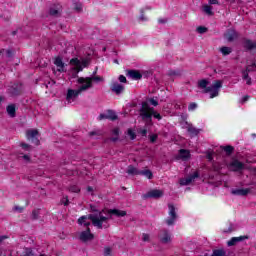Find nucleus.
Here are the masks:
<instances>
[{"mask_svg":"<svg viewBox=\"0 0 256 256\" xmlns=\"http://www.w3.org/2000/svg\"><path fill=\"white\" fill-rule=\"evenodd\" d=\"M93 81L95 83H101L103 81V77L101 76H90V77H80L78 78V83L81 85L78 90L69 89L67 92L66 99L70 101L71 99H76L79 97L80 93L83 91H87V89L93 88Z\"/></svg>","mask_w":256,"mask_h":256,"instance_id":"nucleus-1","label":"nucleus"},{"mask_svg":"<svg viewBox=\"0 0 256 256\" xmlns=\"http://www.w3.org/2000/svg\"><path fill=\"white\" fill-rule=\"evenodd\" d=\"M140 117H142V121H145L146 125H153V117L158 121L163 119V116L155 111V108L149 106V103L142 102V106L140 108Z\"/></svg>","mask_w":256,"mask_h":256,"instance_id":"nucleus-2","label":"nucleus"},{"mask_svg":"<svg viewBox=\"0 0 256 256\" xmlns=\"http://www.w3.org/2000/svg\"><path fill=\"white\" fill-rule=\"evenodd\" d=\"M209 81L207 79H202L198 81V89H204L203 93H210V99H214V97H219V89L223 87V80H216L212 84L209 85Z\"/></svg>","mask_w":256,"mask_h":256,"instance_id":"nucleus-3","label":"nucleus"},{"mask_svg":"<svg viewBox=\"0 0 256 256\" xmlns=\"http://www.w3.org/2000/svg\"><path fill=\"white\" fill-rule=\"evenodd\" d=\"M89 219L94 227L97 229H103V223L109 220V217L103 216V211L98 212V214H89L87 216H82L78 219L79 225H83V221Z\"/></svg>","mask_w":256,"mask_h":256,"instance_id":"nucleus-4","label":"nucleus"},{"mask_svg":"<svg viewBox=\"0 0 256 256\" xmlns=\"http://www.w3.org/2000/svg\"><path fill=\"white\" fill-rule=\"evenodd\" d=\"M168 219H166V224L171 226V225H175V221H177V211L175 209V205L173 204H168Z\"/></svg>","mask_w":256,"mask_h":256,"instance_id":"nucleus-5","label":"nucleus"},{"mask_svg":"<svg viewBox=\"0 0 256 256\" xmlns=\"http://www.w3.org/2000/svg\"><path fill=\"white\" fill-rule=\"evenodd\" d=\"M70 65L76 67L77 73H79L80 71H83L84 67H87V65H89V60L83 59L81 61L78 58H72L70 60Z\"/></svg>","mask_w":256,"mask_h":256,"instance_id":"nucleus-6","label":"nucleus"},{"mask_svg":"<svg viewBox=\"0 0 256 256\" xmlns=\"http://www.w3.org/2000/svg\"><path fill=\"white\" fill-rule=\"evenodd\" d=\"M37 135H39V130L37 129H31L26 132L27 139H31L34 145H40L41 142L39 141Z\"/></svg>","mask_w":256,"mask_h":256,"instance_id":"nucleus-7","label":"nucleus"},{"mask_svg":"<svg viewBox=\"0 0 256 256\" xmlns=\"http://www.w3.org/2000/svg\"><path fill=\"white\" fill-rule=\"evenodd\" d=\"M79 239L83 243H87V241H93V239H95V235L91 233V228H86V231H82L80 233Z\"/></svg>","mask_w":256,"mask_h":256,"instance_id":"nucleus-8","label":"nucleus"},{"mask_svg":"<svg viewBox=\"0 0 256 256\" xmlns=\"http://www.w3.org/2000/svg\"><path fill=\"white\" fill-rule=\"evenodd\" d=\"M163 190L154 189L143 195L144 199H161Z\"/></svg>","mask_w":256,"mask_h":256,"instance_id":"nucleus-9","label":"nucleus"},{"mask_svg":"<svg viewBox=\"0 0 256 256\" xmlns=\"http://www.w3.org/2000/svg\"><path fill=\"white\" fill-rule=\"evenodd\" d=\"M103 119H108L109 121H117L119 117L113 110H107V114H100L99 120L103 121Z\"/></svg>","mask_w":256,"mask_h":256,"instance_id":"nucleus-10","label":"nucleus"},{"mask_svg":"<svg viewBox=\"0 0 256 256\" xmlns=\"http://www.w3.org/2000/svg\"><path fill=\"white\" fill-rule=\"evenodd\" d=\"M160 242L164 245H167V243H171V234H169V230L164 229L160 231L159 234Z\"/></svg>","mask_w":256,"mask_h":256,"instance_id":"nucleus-11","label":"nucleus"},{"mask_svg":"<svg viewBox=\"0 0 256 256\" xmlns=\"http://www.w3.org/2000/svg\"><path fill=\"white\" fill-rule=\"evenodd\" d=\"M63 11V8L59 4H54L49 9V15L51 17H61V13Z\"/></svg>","mask_w":256,"mask_h":256,"instance_id":"nucleus-12","label":"nucleus"},{"mask_svg":"<svg viewBox=\"0 0 256 256\" xmlns=\"http://www.w3.org/2000/svg\"><path fill=\"white\" fill-rule=\"evenodd\" d=\"M230 167L232 171L238 172V171H243L245 169V164L238 159H233L232 163H230Z\"/></svg>","mask_w":256,"mask_h":256,"instance_id":"nucleus-13","label":"nucleus"},{"mask_svg":"<svg viewBox=\"0 0 256 256\" xmlns=\"http://www.w3.org/2000/svg\"><path fill=\"white\" fill-rule=\"evenodd\" d=\"M199 178V172H194L192 175L188 176L187 178L180 180V185H191L195 179Z\"/></svg>","mask_w":256,"mask_h":256,"instance_id":"nucleus-14","label":"nucleus"},{"mask_svg":"<svg viewBox=\"0 0 256 256\" xmlns=\"http://www.w3.org/2000/svg\"><path fill=\"white\" fill-rule=\"evenodd\" d=\"M126 75L127 77H130V79H134V81L143 79V74H141V72L138 70H127Z\"/></svg>","mask_w":256,"mask_h":256,"instance_id":"nucleus-15","label":"nucleus"},{"mask_svg":"<svg viewBox=\"0 0 256 256\" xmlns=\"http://www.w3.org/2000/svg\"><path fill=\"white\" fill-rule=\"evenodd\" d=\"M111 91L116 95H121V93L125 91V86H123L122 84H119V82H114L111 86Z\"/></svg>","mask_w":256,"mask_h":256,"instance_id":"nucleus-16","label":"nucleus"},{"mask_svg":"<svg viewBox=\"0 0 256 256\" xmlns=\"http://www.w3.org/2000/svg\"><path fill=\"white\" fill-rule=\"evenodd\" d=\"M245 239H249V236L233 237L227 242V245L228 247H233L234 245H237V243L245 241Z\"/></svg>","mask_w":256,"mask_h":256,"instance_id":"nucleus-17","label":"nucleus"},{"mask_svg":"<svg viewBox=\"0 0 256 256\" xmlns=\"http://www.w3.org/2000/svg\"><path fill=\"white\" fill-rule=\"evenodd\" d=\"M237 37H239V34H237V31L233 30V29H229L227 30L226 34H225V38L227 39V41L229 43H232V41L234 39H237Z\"/></svg>","mask_w":256,"mask_h":256,"instance_id":"nucleus-18","label":"nucleus"},{"mask_svg":"<svg viewBox=\"0 0 256 256\" xmlns=\"http://www.w3.org/2000/svg\"><path fill=\"white\" fill-rule=\"evenodd\" d=\"M54 65L58 67L59 73H65V63H63V59L61 57H56L54 60Z\"/></svg>","mask_w":256,"mask_h":256,"instance_id":"nucleus-19","label":"nucleus"},{"mask_svg":"<svg viewBox=\"0 0 256 256\" xmlns=\"http://www.w3.org/2000/svg\"><path fill=\"white\" fill-rule=\"evenodd\" d=\"M251 189L246 188V189H232L231 193L232 195H238L240 197H246V195H249V192Z\"/></svg>","mask_w":256,"mask_h":256,"instance_id":"nucleus-20","label":"nucleus"},{"mask_svg":"<svg viewBox=\"0 0 256 256\" xmlns=\"http://www.w3.org/2000/svg\"><path fill=\"white\" fill-rule=\"evenodd\" d=\"M107 213L108 215H115L116 217H125V215H127V211L119 209H109Z\"/></svg>","mask_w":256,"mask_h":256,"instance_id":"nucleus-21","label":"nucleus"},{"mask_svg":"<svg viewBox=\"0 0 256 256\" xmlns=\"http://www.w3.org/2000/svg\"><path fill=\"white\" fill-rule=\"evenodd\" d=\"M9 94L11 95V97H17L19 95H21V89H19V87L17 85H13L11 86L9 89Z\"/></svg>","mask_w":256,"mask_h":256,"instance_id":"nucleus-22","label":"nucleus"},{"mask_svg":"<svg viewBox=\"0 0 256 256\" xmlns=\"http://www.w3.org/2000/svg\"><path fill=\"white\" fill-rule=\"evenodd\" d=\"M244 47H245V49H247L248 51H253V49H256V43H255V41L246 39V40L244 41Z\"/></svg>","mask_w":256,"mask_h":256,"instance_id":"nucleus-23","label":"nucleus"},{"mask_svg":"<svg viewBox=\"0 0 256 256\" xmlns=\"http://www.w3.org/2000/svg\"><path fill=\"white\" fill-rule=\"evenodd\" d=\"M180 158H182L183 161H187V159L191 158V152L189 150L180 149L179 150Z\"/></svg>","mask_w":256,"mask_h":256,"instance_id":"nucleus-24","label":"nucleus"},{"mask_svg":"<svg viewBox=\"0 0 256 256\" xmlns=\"http://www.w3.org/2000/svg\"><path fill=\"white\" fill-rule=\"evenodd\" d=\"M128 175H141V170H138L133 165H129L127 169Z\"/></svg>","mask_w":256,"mask_h":256,"instance_id":"nucleus-25","label":"nucleus"},{"mask_svg":"<svg viewBox=\"0 0 256 256\" xmlns=\"http://www.w3.org/2000/svg\"><path fill=\"white\" fill-rule=\"evenodd\" d=\"M221 149L225 151L228 157H231V155H233V152L235 151V148L231 145L221 146Z\"/></svg>","mask_w":256,"mask_h":256,"instance_id":"nucleus-26","label":"nucleus"},{"mask_svg":"<svg viewBox=\"0 0 256 256\" xmlns=\"http://www.w3.org/2000/svg\"><path fill=\"white\" fill-rule=\"evenodd\" d=\"M6 111L9 115V117H15L16 116V110H15V104H10L7 106Z\"/></svg>","mask_w":256,"mask_h":256,"instance_id":"nucleus-27","label":"nucleus"},{"mask_svg":"<svg viewBox=\"0 0 256 256\" xmlns=\"http://www.w3.org/2000/svg\"><path fill=\"white\" fill-rule=\"evenodd\" d=\"M211 256H229V254H227V251H225V249L221 248L213 250Z\"/></svg>","mask_w":256,"mask_h":256,"instance_id":"nucleus-28","label":"nucleus"},{"mask_svg":"<svg viewBox=\"0 0 256 256\" xmlns=\"http://www.w3.org/2000/svg\"><path fill=\"white\" fill-rule=\"evenodd\" d=\"M72 3L74 5V9H75V11H77V13H81L83 11V4H81V2L79 0H73Z\"/></svg>","mask_w":256,"mask_h":256,"instance_id":"nucleus-29","label":"nucleus"},{"mask_svg":"<svg viewBox=\"0 0 256 256\" xmlns=\"http://www.w3.org/2000/svg\"><path fill=\"white\" fill-rule=\"evenodd\" d=\"M220 53H222L224 56L231 55V53H233V48L223 46L220 48Z\"/></svg>","mask_w":256,"mask_h":256,"instance_id":"nucleus-30","label":"nucleus"},{"mask_svg":"<svg viewBox=\"0 0 256 256\" xmlns=\"http://www.w3.org/2000/svg\"><path fill=\"white\" fill-rule=\"evenodd\" d=\"M140 175H144L147 179H153V172L151 170H140Z\"/></svg>","mask_w":256,"mask_h":256,"instance_id":"nucleus-31","label":"nucleus"},{"mask_svg":"<svg viewBox=\"0 0 256 256\" xmlns=\"http://www.w3.org/2000/svg\"><path fill=\"white\" fill-rule=\"evenodd\" d=\"M168 76L169 77H180L181 72L179 70H169L168 71Z\"/></svg>","mask_w":256,"mask_h":256,"instance_id":"nucleus-32","label":"nucleus"},{"mask_svg":"<svg viewBox=\"0 0 256 256\" xmlns=\"http://www.w3.org/2000/svg\"><path fill=\"white\" fill-rule=\"evenodd\" d=\"M242 78L244 79V81H246V85H251V78L249 77L247 72H242Z\"/></svg>","mask_w":256,"mask_h":256,"instance_id":"nucleus-33","label":"nucleus"},{"mask_svg":"<svg viewBox=\"0 0 256 256\" xmlns=\"http://www.w3.org/2000/svg\"><path fill=\"white\" fill-rule=\"evenodd\" d=\"M197 33H200V35H203V33H207L209 29L205 26H198L196 29Z\"/></svg>","mask_w":256,"mask_h":256,"instance_id":"nucleus-34","label":"nucleus"},{"mask_svg":"<svg viewBox=\"0 0 256 256\" xmlns=\"http://www.w3.org/2000/svg\"><path fill=\"white\" fill-rule=\"evenodd\" d=\"M113 249L109 246L104 247V256H112Z\"/></svg>","mask_w":256,"mask_h":256,"instance_id":"nucleus-35","label":"nucleus"},{"mask_svg":"<svg viewBox=\"0 0 256 256\" xmlns=\"http://www.w3.org/2000/svg\"><path fill=\"white\" fill-rule=\"evenodd\" d=\"M39 214H40L39 210H33L31 214V219L33 221H37V219H39Z\"/></svg>","mask_w":256,"mask_h":256,"instance_id":"nucleus-36","label":"nucleus"},{"mask_svg":"<svg viewBox=\"0 0 256 256\" xmlns=\"http://www.w3.org/2000/svg\"><path fill=\"white\" fill-rule=\"evenodd\" d=\"M204 13L207 15H213V8L209 5L204 6Z\"/></svg>","mask_w":256,"mask_h":256,"instance_id":"nucleus-37","label":"nucleus"},{"mask_svg":"<svg viewBox=\"0 0 256 256\" xmlns=\"http://www.w3.org/2000/svg\"><path fill=\"white\" fill-rule=\"evenodd\" d=\"M188 133H191L192 135H199V130L193 126L188 127Z\"/></svg>","mask_w":256,"mask_h":256,"instance_id":"nucleus-38","label":"nucleus"},{"mask_svg":"<svg viewBox=\"0 0 256 256\" xmlns=\"http://www.w3.org/2000/svg\"><path fill=\"white\" fill-rule=\"evenodd\" d=\"M128 135L131 141H134V139H137V134H135V132L131 128L128 129Z\"/></svg>","mask_w":256,"mask_h":256,"instance_id":"nucleus-39","label":"nucleus"},{"mask_svg":"<svg viewBox=\"0 0 256 256\" xmlns=\"http://www.w3.org/2000/svg\"><path fill=\"white\" fill-rule=\"evenodd\" d=\"M20 147H22V149H24V151H31V149H32L31 145H29L25 142L20 143Z\"/></svg>","mask_w":256,"mask_h":256,"instance_id":"nucleus-40","label":"nucleus"},{"mask_svg":"<svg viewBox=\"0 0 256 256\" xmlns=\"http://www.w3.org/2000/svg\"><path fill=\"white\" fill-rule=\"evenodd\" d=\"M69 191H71V193H79L81 191V189H79V187L74 185V186L69 187Z\"/></svg>","mask_w":256,"mask_h":256,"instance_id":"nucleus-41","label":"nucleus"},{"mask_svg":"<svg viewBox=\"0 0 256 256\" xmlns=\"http://www.w3.org/2000/svg\"><path fill=\"white\" fill-rule=\"evenodd\" d=\"M195 109H197V103H195V102L190 103L188 106V110L195 111Z\"/></svg>","mask_w":256,"mask_h":256,"instance_id":"nucleus-42","label":"nucleus"},{"mask_svg":"<svg viewBox=\"0 0 256 256\" xmlns=\"http://www.w3.org/2000/svg\"><path fill=\"white\" fill-rule=\"evenodd\" d=\"M22 159H24V161H26V163H31V156L25 154L20 156Z\"/></svg>","mask_w":256,"mask_h":256,"instance_id":"nucleus-43","label":"nucleus"},{"mask_svg":"<svg viewBox=\"0 0 256 256\" xmlns=\"http://www.w3.org/2000/svg\"><path fill=\"white\" fill-rule=\"evenodd\" d=\"M253 71H255V69H253V67L247 66L246 70H243L242 73H247L249 75V73H252Z\"/></svg>","mask_w":256,"mask_h":256,"instance_id":"nucleus-44","label":"nucleus"},{"mask_svg":"<svg viewBox=\"0 0 256 256\" xmlns=\"http://www.w3.org/2000/svg\"><path fill=\"white\" fill-rule=\"evenodd\" d=\"M149 103L153 105V107H157L159 105V102L155 100V98H150Z\"/></svg>","mask_w":256,"mask_h":256,"instance_id":"nucleus-45","label":"nucleus"},{"mask_svg":"<svg viewBox=\"0 0 256 256\" xmlns=\"http://www.w3.org/2000/svg\"><path fill=\"white\" fill-rule=\"evenodd\" d=\"M118 80L120 81V83H127V78L124 75H120L118 77Z\"/></svg>","mask_w":256,"mask_h":256,"instance_id":"nucleus-46","label":"nucleus"},{"mask_svg":"<svg viewBox=\"0 0 256 256\" xmlns=\"http://www.w3.org/2000/svg\"><path fill=\"white\" fill-rule=\"evenodd\" d=\"M6 57L11 59V57H13V50H11V49L6 50Z\"/></svg>","mask_w":256,"mask_h":256,"instance_id":"nucleus-47","label":"nucleus"},{"mask_svg":"<svg viewBox=\"0 0 256 256\" xmlns=\"http://www.w3.org/2000/svg\"><path fill=\"white\" fill-rule=\"evenodd\" d=\"M138 133H140V135H142V137H147V129H140L138 131Z\"/></svg>","mask_w":256,"mask_h":256,"instance_id":"nucleus-48","label":"nucleus"},{"mask_svg":"<svg viewBox=\"0 0 256 256\" xmlns=\"http://www.w3.org/2000/svg\"><path fill=\"white\" fill-rule=\"evenodd\" d=\"M61 203H62V205H64L65 207H67V205H69V198H63L62 200H61Z\"/></svg>","mask_w":256,"mask_h":256,"instance_id":"nucleus-49","label":"nucleus"},{"mask_svg":"<svg viewBox=\"0 0 256 256\" xmlns=\"http://www.w3.org/2000/svg\"><path fill=\"white\" fill-rule=\"evenodd\" d=\"M119 128H114L113 130H112V135H114L115 137H119Z\"/></svg>","mask_w":256,"mask_h":256,"instance_id":"nucleus-50","label":"nucleus"},{"mask_svg":"<svg viewBox=\"0 0 256 256\" xmlns=\"http://www.w3.org/2000/svg\"><path fill=\"white\" fill-rule=\"evenodd\" d=\"M53 85H55V81L51 80V81H48V83L45 84V87L48 89V87H53Z\"/></svg>","mask_w":256,"mask_h":256,"instance_id":"nucleus-51","label":"nucleus"},{"mask_svg":"<svg viewBox=\"0 0 256 256\" xmlns=\"http://www.w3.org/2000/svg\"><path fill=\"white\" fill-rule=\"evenodd\" d=\"M157 134H153V135H150V141L152 142V143H155V141H157Z\"/></svg>","mask_w":256,"mask_h":256,"instance_id":"nucleus-52","label":"nucleus"},{"mask_svg":"<svg viewBox=\"0 0 256 256\" xmlns=\"http://www.w3.org/2000/svg\"><path fill=\"white\" fill-rule=\"evenodd\" d=\"M90 209L92 213H99L100 211L97 210V207L95 205H90Z\"/></svg>","mask_w":256,"mask_h":256,"instance_id":"nucleus-53","label":"nucleus"},{"mask_svg":"<svg viewBox=\"0 0 256 256\" xmlns=\"http://www.w3.org/2000/svg\"><path fill=\"white\" fill-rule=\"evenodd\" d=\"M87 219L82 220V225H84V227H87V229L89 228V226L91 225V222H86Z\"/></svg>","mask_w":256,"mask_h":256,"instance_id":"nucleus-54","label":"nucleus"},{"mask_svg":"<svg viewBox=\"0 0 256 256\" xmlns=\"http://www.w3.org/2000/svg\"><path fill=\"white\" fill-rule=\"evenodd\" d=\"M149 239H150V236H149V234H143L142 235V241H149Z\"/></svg>","mask_w":256,"mask_h":256,"instance_id":"nucleus-55","label":"nucleus"},{"mask_svg":"<svg viewBox=\"0 0 256 256\" xmlns=\"http://www.w3.org/2000/svg\"><path fill=\"white\" fill-rule=\"evenodd\" d=\"M19 31H23V27H19L16 30L12 31V35H17L19 33Z\"/></svg>","mask_w":256,"mask_h":256,"instance_id":"nucleus-56","label":"nucleus"},{"mask_svg":"<svg viewBox=\"0 0 256 256\" xmlns=\"http://www.w3.org/2000/svg\"><path fill=\"white\" fill-rule=\"evenodd\" d=\"M14 211H18L19 213H23V207L21 206H15Z\"/></svg>","mask_w":256,"mask_h":256,"instance_id":"nucleus-57","label":"nucleus"},{"mask_svg":"<svg viewBox=\"0 0 256 256\" xmlns=\"http://www.w3.org/2000/svg\"><path fill=\"white\" fill-rule=\"evenodd\" d=\"M210 5H219V0H209Z\"/></svg>","mask_w":256,"mask_h":256,"instance_id":"nucleus-58","label":"nucleus"},{"mask_svg":"<svg viewBox=\"0 0 256 256\" xmlns=\"http://www.w3.org/2000/svg\"><path fill=\"white\" fill-rule=\"evenodd\" d=\"M110 141H112V143H117V141H119V136L110 138Z\"/></svg>","mask_w":256,"mask_h":256,"instance_id":"nucleus-59","label":"nucleus"},{"mask_svg":"<svg viewBox=\"0 0 256 256\" xmlns=\"http://www.w3.org/2000/svg\"><path fill=\"white\" fill-rule=\"evenodd\" d=\"M18 33L20 34V37H25V30H23V28L22 31H18Z\"/></svg>","mask_w":256,"mask_h":256,"instance_id":"nucleus-60","label":"nucleus"},{"mask_svg":"<svg viewBox=\"0 0 256 256\" xmlns=\"http://www.w3.org/2000/svg\"><path fill=\"white\" fill-rule=\"evenodd\" d=\"M247 101H249V96L246 95V96L243 97L242 103H245Z\"/></svg>","mask_w":256,"mask_h":256,"instance_id":"nucleus-61","label":"nucleus"},{"mask_svg":"<svg viewBox=\"0 0 256 256\" xmlns=\"http://www.w3.org/2000/svg\"><path fill=\"white\" fill-rule=\"evenodd\" d=\"M87 191H88V193H93V187L88 186V187H87Z\"/></svg>","mask_w":256,"mask_h":256,"instance_id":"nucleus-62","label":"nucleus"},{"mask_svg":"<svg viewBox=\"0 0 256 256\" xmlns=\"http://www.w3.org/2000/svg\"><path fill=\"white\" fill-rule=\"evenodd\" d=\"M158 21H159V23H166L167 19H159Z\"/></svg>","mask_w":256,"mask_h":256,"instance_id":"nucleus-63","label":"nucleus"},{"mask_svg":"<svg viewBox=\"0 0 256 256\" xmlns=\"http://www.w3.org/2000/svg\"><path fill=\"white\" fill-rule=\"evenodd\" d=\"M4 239H7V236H0V243H1Z\"/></svg>","mask_w":256,"mask_h":256,"instance_id":"nucleus-64","label":"nucleus"}]
</instances>
